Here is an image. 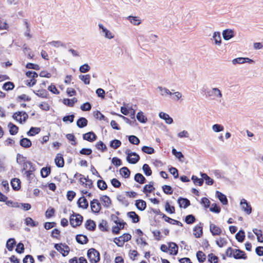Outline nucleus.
Instances as JSON below:
<instances>
[{
    "instance_id": "f257e3e1",
    "label": "nucleus",
    "mask_w": 263,
    "mask_h": 263,
    "mask_svg": "<svg viewBox=\"0 0 263 263\" xmlns=\"http://www.w3.org/2000/svg\"><path fill=\"white\" fill-rule=\"evenodd\" d=\"M87 257L91 263H98L100 259V253L94 248L88 250Z\"/></svg>"
},
{
    "instance_id": "f03ea898",
    "label": "nucleus",
    "mask_w": 263,
    "mask_h": 263,
    "mask_svg": "<svg viewBox=\"0 0 263 263\" xmlns=\"http://www.w3.org/2000/svg\"><path fill=\"white\" fill-rule=\"evenodd\" d=\"M127 155L126 160L131 164H136L140 160V156L135 152H132L129 149H126L125 152Z\"/></svg>"
},
{
    "instance_id": "7ed1b4c3",
    "label": "nucleus",
    "mask_w": 263,
    "mask_h": 263,
    "mask_svg": "<svg viewBox=\"0 0 263 263\" xmlns=\"http://www.w3.org/2000/svg\"><path fill=\"white\" fill-rule=\"evenodd\" d=\"M83 217L79 214H73L70 218V223L73 227H76L81 224Z\"/></svg>"
},
{
    "instance_id": "20e7f679",
    "label": "nucleus",
    "mask_w": 263,
    "mask_h": 263,
    "mask_svg": "<svg viewBox=\"0 0 263 263\" xmlns=\"http://www.w3.org/2000/svg\"><path fill=\"white\" fill-rule=\"evenodd\" d=\"M12 117L14 119L22 123V122H25L28 118V114L25 111H18L15 112Z\"/></svg>"
},
{
    "instance_id": "39448f33",
    "label": "nucleus",
    "mask_w": 263,
    "mask_h": 263,
    "mask_svg": "<svg viewBox=\"0 0 263 263\" xmlns=\"http://www.w3.org/2000/svg\"><path fill=\"white\" fill-rule=\"evenodd\" d=\"M54 248L57 251L60 252L63 256H66L69 253V247L67 245L62 243H56L54 245Z\"/></svg>"
},
{
    "instance_id": "423d86ee",
    "label": "nucleus",
    "mask_w": 263,
    "mask_h": 263,
    "mask_svg": "<svg viewBox=\"0 0 263 263\" xmlns=\"http://www.w3.org/2000/svg\"><path fill=\"white\" fill-rule=\"evenodd\" d=\"M90 208L93 213H98L101 209V205L98 199H93L90 202Z\"/></svg>"
},
{
    "instance_id": "0eeeda50",
    "label": "nucleus",
    "mask_w": 263,
    "mask_h": 263,
    "mask_svg": "<svg viewBox=\"0 0 263 263\" xmlns=\"http://www.w3.org/2000/svg\"><path fill=\"white\" fill-rule=\"evenodd\" d=\"M240 205L242 210L246 213L247 214H250L252 212V208L250 204L248 202V201L245 199H242L240 201Z\"/></svg>"
},
{
    "instance_id": "6e6552de",
    "label": "nucleus",
    "mask_w": 263,
    "mask_h": 263,
    "mask_svg": "<svg viewBox=\"0 0 263 263\" xmlns=\"http://www.w3.org/2000/svg\"><path fill=\"white\" fill-rule=\"evenodd\" d=\"M232 256L236 259H246L247 256L245 252L240 249H234Z\"/></svg>"
},
{
    "instance_id": "1a4fd4ad",
    "label": "nucleus",
    "mask_w": 263,
    "mask_h": 263,
    "mask_svg": "<svg viewBox=\"0 0 263 263\" xmlns=\"http://www.w3.org/2000/svg\"><path fill=\"white\" fill-rule=\"evenodd\" d=\"M99 28L102 30V32L104 34V36L108 39H111L114 37V35L106 28L102 24H99Z\"/></svg>"
},
{
    "instance_id": "9d476101",
    "label": "nucleus",
    "mask_w": 263,
    "mask_h": 263,
    "mask_svg": "<svg viewBox=\"0 0 263 263\" xmlns=\"http://www.w3.org/2000/svg\"><path fill=\"white\" fill-rule=\"evenodd\" d=\"M234 65L237 64H243L245 63H253V61L248 58H238L234 59L232 61Z\"/></svg>"
},
{
    "instance_id": "9b49d317",
    "label": "nucleus",
    "mask_w": 263,
    "mask_h": 263,
    "mask_svg": "<svg viewBox=\"0 0 263 263\" xmlns=\"http://www.w3.org/2000/svg\"><path fill=\"white\" fill-rule=\"evenodd\" d=\"M83 138L89 142H93L97 139V136L92 132H89L83 135Z\"/></svg>"
},
{
    "instance_id": "f8f14e48",
    "label": "nucleus",
    "mask_w": 263,
    "mask_h": 263,
    "mask_svg": "<svg viewBox=\"0 0 263 263\" xmlns=\"http://www.w3.org/2000/svg\"><path fill=\"white\" fill-rule=\"evenodd\" d=\"M208 93L209 96H214L217 98H221L222 97L221 91L217 88H213Z\"/></svg>"
},
{
    "instance_id": "ddd939ff",
    "label": "nucleus",
    "mask_w": 263,
    "mask_h": 263,
    "mask_svg": "<svg viewBox=\"0 0 263 263\" xmlns=\"http://www.w3.org/2000/svg\"><path fill=\"white\" fill-rule=\"evenodd\" d=\"M210 230L213 235H219L222 232V230L219 227L213 223L210 226Z\"/></svg>"
},
{
    "instance_id": "4468645a",
    "label": "nucleus",
    "mask_w": 263,
    "mask_h": 263,
    "mask_svg": "<svg viewBox=\"0 0 263 263\" xmlns=\"http://www.w3.org/2000/svg\"><path fill=\"white\" fill-rule=\"evenodd\" d=\"M178 203L180 208H186L190 205V201L187 198L179 197L178 199Z\"/></svg>"
},
{
    "instance_id": "2eb2a0df",
    "label": "nucleus",
    "mask_w": 263,
    "mask_h": 263,
    "mask_svg": "<svg viewBox=\"0 0 263 263\" xmlns=\"http://www.w3.org/2000/svg\"><path fill=\"white\" fill-rule=\"evenodd\" d=\"M56 165L59 167H62L64 165V161L63 156L61 154H58L54 159Z\"/></svg>"
},
{
    "instance_id": "dca6fc26",
    "label": "nucleus",
    "mask_w": 263,
    "mask_h": 263,
    "mask_svg": "<svg viewBox=\"0 0 263 263\" xmlns=\"http://www.w3.org/2000/svg\"><path fill=\"white\" fill-rule=\"evenodd\" d=\"M28 165H29V168L28 170H26L25 172V174L28 180L30 179L31 175L33 174V172L35 171V165L31 162H28Z\"/></svg>"
},
{
    "instance_id": "f3484780",
    "label": "nucleus",
    "mask_w": 263,
    "mask_h": 263,
    "mask_svg": "<svg viewBox=\"0 0 263 263\" xmlns=\"http://www.w3.org/2000/svg\"><path fill=\"white\" fill-rule=\"evenodd\" d=\"M100 201L102 202L103 205L106 208H108L110 207L111 204V200L110 198L106 196L103 195L100 197Z\"/></svg>"
},
{
    "instance_id": "a211bd4d",
    "label": "nucleus",
    "mask_w": 263,
    "mask_h": 263,
    "mask_svg": "<svg viewBox=\"0 0 263 263\" xmlns=\"http://www.w3.org/2000/svg\"><path fill=\"white\" fill-rule=\"evenodd\" d=\"M79 206L84 209H86L88 207V202L84 197H80L77 202Z\"/></svg>"
},
{
    "instance_id": "6ab92c4d",
    "label": "nucleus",
    "mask_w": 263,
    "mask_h": 263,
    "mask_svg": "<svg viewBox=\"0 0 263 263\" xmlns=\"http://www.w3.org/2000/svg\"><path fill=\"white\" fill-rule=\"evenodd\" d=\"M159 116L160 118L165 120L166 123L171 124L173 122V119L167 114L160 112L159 114Z\"/></svg>"
},
{
    "instance_id": "aec40b11",
    "label": "nucleus",
    "mask_w": 263,
    "mask_h": 263,
    "mask_svg": "<svg viewBox=\"0 0 263 263\" xmlns=\"http://www.w3.org/2000/svg\"><path fill=\"white\" fill-rule=\"evenodd\" d=\"M85 228L89 231H93L96 229L95 222L91 219L87 220L85 222Z\"/></svg>"
},
{
    "instance_id": "412c9836",
    "label": "nucleus",
    "mask_w": 263,
    "mask_h": 263,
    "mask_svg": "<svg viewBox=\"0 0 263 263\" xmlns=\"http://www.w3.org/2000/svg\"><path fill=\"white\" fill-rule=\"evenodd\" d=\"M77 241L81 245L86 244L88 241V239L86 235L81 234L77 235L76 237Z\"/></svg>"
},
{
    "instance_id": "4be33fe9",
    "label": "nucleus",
    "mask_w": 263,
    "mask_h": 263,
    "mask_svg": "<svg viewBox=\"0 0 263 263\" xmlns=\"http://www.w3.org/2000/svg\"><path fill=\"white\" fill-rule=\"evenodd\" d=\"M135 205L137 208L140 211H143L145 209L146 206V202L143 200L139 199L136 201Z\"/></svg>"
},
{
    "instance_id": "5701e85b",
    "label": "nucleus",
    "mask_w": 263,
    "mask_h": 263,
    "mask_svg": "<svg viewBox=\"0 0 263 263\" xmlns=\"http://www.w3.org/2000/svg\"><path fill=\"white\" fill-rule=\"evenodd\" d=\"M224 40H229L234 36V32L232 30L226 29L222 32Z\"/></svg>"
},
{
    "instance_id": "b1692460",
    "label": "nucleus",
    "mask_w": 263,
    "mask_h": 263,
    "mask_svg": "<svg viewBox=\"0 0 263 263\" xmlns=\"http://www.w3.org/2000/svg\"><path fill=\"white\" fill-rule=\"evenodd\" d=\"M20 145L24 148H29L31 146V141L28 138H24L20 141Z\"/></svg>"
},
{
    "instance_id": "393cba45",
    "label": "nucleus",
    "mask_w": 263,
    "mask_h": 263,
    "mask_svg": "<svg viewBox=\"0 0 263 263\" xmlns=\"http://www.w3.org/2000/svg\"><path fill=\"white\" fill-rule=\"evenodd\" d=\"M194 235L196 238H200L203 234L202 227L201 226H196L194 230Z\"/></svg>"
},
{
    "instance_id": "a878e982",
    "label": "nucleus",
    "mask_w": 263,
    "mask_h": 263,
    "mask_svg": "<svg viewBox=\"0 0 263 263\" xmlns=\"http://www.w3.org/2000/svg\"><path fill=\"white\" fill-rule=\"evenodd\" d=\"M216 194L220 201L223 205H226L228 204V199L226 195L219 191H216Z\"/></svg>"
},
{
    "instance_id": "bb28decb",
    "label": "nucleus",
    "mask_w": 263,
    "mask_h": 263,
    "mask_svg": "<svg viewBox=\"0 0 263 263\" xmlns=\"http://www.w3.org/2000/svg\"><path fill=\"white\" fill-rule=\"evenodd\" d=\"M88 123L87 120L84 117L80 118L77 121V125L79 128H83L87 126Z\"/></svg>"
},
{
    "instance_id": "cd10ccee",
    "label": "nucleus",
    "mask_w": 263,
    "mask_h": 263,
    "mask_svg": "<svg viewBox=\"0 0 263 263\" xmlns=\"http://www.w3.org/2000/svg\"><path fill=\"white\" fill-rule=\"evenodd\" d=\"M21 181L19 179L14 178L11 181V184L13 190L15 191L18 190L20 187Z\"/></svg>"
},
{
    "instance_id": "c85d7f7f",
    "label": "nucleus",
    "mask_w": 263,
    "mask_h": 263,
    "mask_svg": "<svg viewBox=\"0 0 263 263\" xmlns=\"http://www.w3.org/2000/svg\"><path fill=\"white\" fill-rule=\"evenodd\" d=\"M178 247L174 242H170L169 244L168 250L170 251V254L176 255L178 253Z\"/></svg>"
},
{
    "instance_id": "c756f323",
    "label": "nucleus",
    "mask_w": 263,
    "mask_h": 263,
    "mask_svg": "<svg viewBox=\"0 0 263 263\" xmlns=\"http://www.w3.org/2000/svg\"><path fill=\"white\" fill-rule=\"evenodd\" d=\"M127 215L132 219L134 223H137L139 221V216L135 212H128Z\"/></svg>"
},
{
    "instance_id": "7c9ffc66",
    "label": "nucleus",
    "mask_w": 263,
    "mask_h": 263,
    "mask_svg": "<svg viewBox=\"0 0 263 263\" xmlns=\"http://www.w3.org/2000/svg\"><path fill=\"white\" fill-rule=\"evenodd\" d=\"M8 126L9 128V132L11 135H15L17 133L18 128L17 126L10 122L8 124Z\"/></svg>"
},
{
    "instance_id": "2f4dec72",
    "label": "nucleus",
    "mask_w": 263,
    "mask_h": 263,
    "mask_svg": "<svg viewBox=\"0 0 263 263\" xmlns=\"http://www.w3.org/2000/svg\"><path fill=\"white\" fill-rule=\"evenodd\" d=\"M16 241L14 238H9L6 243V248L9 251L13 250L14 246L15 245Z\"/></svg>"
},
{
    "instance_id": "473e14b6",
    "label": "nucleus",
    "mask_w": 263,
    "mask_h": 263,
    "mask_svg": "<svg viewBox=\"0 0 263 263\" xmlns=\"http://www.w3.org/2000/svg\"><path fill=\"white\" fill-rule=\"evenodd\" d=\"M134 179L136 182L140 184L144 183L146 180L145 178L140 173H137L135 175Z\"/></svg>"
},
{
    "instance_id": "72a5a7b5",
    "label": "nucleus",
    "mask_w": 263,
    "mask_h": 263,
    "mask_svg": "<svg viewBox=\"0 0 263 263\" xmlns=\"http://www.w3.org/2000/svg\"><path fill=\"white\" fill-rule=\"evenodd\" d=\"M77 99L76 98H73L71 99H64L63 100V103L68 106L73 107L74 103H76L77 102Z\"/></svg>"
},
{
    "instance_id": "f704fd0d",
    "label": "nucleus",
    "mask_w": 263,
    "mask_h": 263,
    "mask_svg": "<svg viewBox=\"0 0 263 263\" xmlns=\"http://www.w3.org/2000/svg\"><path fill=\"white\" fill-rule=\"evenodd\" d=\"M213 39L215 41V44L218 46L220 45L221 43V36L219 32H215L213 35Z\"/></svg>"
},
{
    "instance_id": "c9c22d12",
    "label": "nucleus",
    "mask_w": 263,
    "mask_h": 263,
    "mask_svg": "<svg viewBox=\"0 0 263 263\" xmlns=\"http://www.w3.org/2000/svg\"><path fill=\"white\" fill-rule=\"evenodd\" d=\"M236 239L237 240L238 242H242L243 241L245 235V232L243 230H239L238 233H236L235 235Z\"/></svg>"
},
{
    "instance_id": "e433bc0d",
    "label": "nucleus",
    "mask_w": 263,
    "mask_h": 263,
    "mask_svg": "<svg viewBox=\"0 0 263 263\" xmlns=\"http://www.w3.org/2000/svg\"><path fill=\"white\" fill-rule=\"evenodd\" d=\"M25 224L31 227H35L38 226V222L34 221L31 217H27L25 219Z\"/></svg>"
},
{
    "instance_id": "4c0bfd02",
    "label": "nucleus",
    "mask_w": 263,
    "mask_h": 263,
    "mask_svg": "<svg viewBox=\"0 0 263 263\" xmlns=\"http://www.w3.org/2000/svg\"><path fill=\"white\" fill-rule=\"evenodd\" d=\"M120 174L125 178H127L130 175V171L126 167H123L120 170Z\"/></svg>"
},
{
    "instance_id": "58836bf2",
    "label": "nucleus",
    "mask_w": 263,
    "mask_h": 263,
    "mask_svg": "<svg viewBox=\"0 0 263 263\" xmlns=\"http://www.w3.org/2000/svg\"><path fill=\"white\" fill-rule=\"evenodd\" d=\"M153 182L151 181L148 184L145 185L143 187V192L144 193H151L155 190V188L153 187Z\"/></svg>"
},
{
    "instance_id": "ea45409f",
    "label": "nucleus",
    "mask_w": 263,
    "mask_h": 263,
    "mask_svg": "<svg viewBox=\"0 0 263 263\" xmlns=\"http://www.w3.org/2000/svg\"><path fill=\"white\" fill-rule=\"evenodd\" d=\"M253 231L254 233L256 235L258 241L260 242H263L262 231L260 230L257 229H253Z\"/></svg>"
},
{
    "instance_id": "a19ab883",
    "label": "nucleus",
    "mask_w": 263,
    "mask_h": 263,
    "mask_svg": "<svg viewBox=\"0 0 263 263\" xmlns=\"http://www.w3.org/2000/svg\"><path fill=\"white\" fill-rule=\"evenodd\" d=\"M51 172L50 167H43L41 170V175L43 178L47 177Z\"/></svg>"
},
{
    "instance_id": "79ce46f5",
    "label": "nucleus",
    "mask_w": 263,
    "mask_h": 263,
    "mask_svg": "<svg viewBox=\"0 0 263 263\" xmlns=\"http://www.w3.org/2000/svg\"><path fill=\"white\" fill-rule=\"evenodd\" d=\"M34 93L39 97L42 98H47L48 96V91L45 89H41L38 90L36 92L33 91Z\"/></svg>"
},
{
    "instance_id": "37998d69",
    "label": "nucleus",
    "mask_w": 263,
    "mask_h": 263,
    "mask_svg": "<svg viewBox=\"0 0 263 263\" xmlns=\"http://www.w3.org/2000/svg\"><path fill=\"white\" fill-rule=\"evenodd\" d=\"M172 154L177 158L181 162H183V160L182 159L184 158V156L181 152H177L175 148L172 149Z\"/></svg>"
},
{
    "instance_id": "c03bdc74",
    "label": "nucleus",
    "mask_w": 263,
    "mask_h": 263,
    "mask_svg": "<svg viewBox=\"0 0 263 263\" xmlns=\"http://www.w3.org/2000/svg\"><path fill=\"white\" fill-rule=\"evenodd\" d=\"M41 130L40 128L39 127H32L30 128V130L27 133V135L28 136H33L35 134H38Z\"/></svg>"
},
{
    "instance_id": "a18cd8bd",
    "label": "nucleus",
    "mask_w": 263,
    "mask_h": 263,
    "mask_svg": "<svg viewBox=\"0 0 263 263\" xmlns=\"http://www.w3.org/2000/svg\"><path fill=\"white\" fill-rule=\"evenodd\" d=\"M201 176L203 178V180H205V183L208 185H212L214 182V180L209 177L207 174L205 173H201Z\"/></svg>"
},
{
    "instance_id": "49530a36",
    "label": "nucleus",
    "mask_w": 263,
    "mask_h": 263,
    "mask_svg": "<svg viewBox=\"0 0 263 263\" xmlns=\"http://www.w3.org/2000/svg\"><path fill=\"white\" fill-rule=\"evenodd\" d=\"M48 44L55 47H63L66 48L65 44L60 41H53L49 42Z\"/></svg>"
},
{
    "instance_id": "de8ad7c7",
    "label": "nucleus",
    "mask_w": 263,
    "mask_h": 263,
    "mask_svg": "<svg viewBox=\"0 0 263 263\" xmlns=\"http://www.w3.org/2000/svg\"><path fill=\"white\" fill-rule=\"evenodd\" d=\"M96 147L97 149L100 150L102 152H104L107 149L106 145L101 141H100L96 143Z\"/></svg>"
},
{
    "instance_id": "09e8293b",
    "label": "nucleus",
    "mask_w": 263,
    "mask_h": 263,
    "mask_svg": "<svg viewBox=\"0 0 263 263\" xmlns=\"http://www.w3.org/2000/svg\"><path fill=\"white\" fill-rule=\"evenodd\" d=\"M196 256L198 261L200 262H203L206 259L205 255L200 251L197 252Z\"/></svg>"
},
{
    "instance_id": "8fccbe9b",
    "label": "nucleus",
    "mask_w": 263,
    "mask_h": 263,
    "mask_svg": "<svg viewBox=\"0 0 263 263\" xmlns=\"http://www.w3.org/2000/svg\"><path fill=\"white\" fill-rule=\"evenodd\" d=\"M136 118L141 123H145L147 121V118L145 117L142 111H140L137 113Z\"/></svg>"
},
{
    "instance_id": "3c124183",
    "label": "nucleus",
    "mask_w": 263,
    "mask_h": 263,
    "mask_svg": "<svg viewBox=\"0 0 263 263\" xmlns=\"http://www.w3.org/2000/svg\"><path fill=\"white\" fill-rule=\"evenodd\" d=\"M142 170L144 172V174L147 176H149L152 174V172L150 167L147 164H143L142 166Z\"/></svg>"
},
{
    "instance_id": "603ef678",
    "label": "nucleus",
    "mask_w": 263,
    "mask_h": 263,
    "mask_svg": "<svg viewBox=\"0 0 263 263\" xmlns=\"http://www.w3.org/2000/svg\"><path fill=\"white\" fill-rule=\"evenodd\" d=\"M121 145V142L117 139H115L110 141V146L114 149H117Z\"/></svg>"
},
{
    "instance_id": "864d4df0",
    "label": "nucleus",
    "mask_w": 263,
    "mask_h": 263,
    "mask_svg": "<svg viewBox=\"0 0 263 263\" xmlns=\"http://www.w3.org/2000/svg\"><path fill=\"white\" fill-rule=\"evenodd\" d=\"M99 228L103 232L107 231V223L105 220H102L98 225Z\"/></svg>"
},
{
    "instance_id": "5fc2aeb1",
    "label": "nucleus",
    "mask_w": 263,
    "mask_h": 263,
    "mask_svg": "<svg viewBox=\"0 0 263 263\" xmlns=\"http://www.w3.org/2000/svg\"><path fill=\"white\" fill-rule=\"evenodd\" d=\"M128 140L130 143L135 145H138L140 143L139 138L134 135L128 136Z\"/></svg>"
},
{
    "instance_id": "6e6d98bb",
    "label": "nucleus",
    "mask_w": 263,
    "mask_h": 263,
    "mask_svg": "<svg viewBox=\"0 0 263 263\" xmlns=\"http://www.w3.org/2000/svg\"><path fill=\"white\" fill-rule=\"evenodd\" d=\"M14 87V84L11 82H7L4 84L3 88L6 90H12Z\"/></svg>"
},
{
    "instance_id": "4d7b16f0",
    "label": "nucleus",
    "mask_w": 263,
    "mask_h": 263,
    "mask_svg": "<svg viewBox=\"0 0 263 263\" xmlns=\"http://www.w3.org/2000/svg\"><path fill=\"white\" fill-rule=\"evenodd\" d=\"M97 186L99 189L102 191L106 190L107 187L106 182L102 180H98Z\"/></svg>"
},
{
    "instance_id": "13d9d810",
    "label": "nucleus",
    "mask_w": 263,
    "mask_h": 263,
    "mask_svg": "<svg viewBox=\"0 0 263 263\" xmlns=\"http://www.w3.org/2000/svg\"><path fill=\"white\" fill-rule=\"evenodd\" d=\"M216 243L219 247H223L227 243V241L224 238L220 237L216 240Z\"/></svg>"
},
{
    "instance_id": "bf43d9fd",
    "label": "nucleus",
    "mask_w": 263,
    "mask_h": 263,
    "mask_svg": "<svg viewBox=\"0 0 263 263\" xmlns=\"http://www.w3.org/2000/svg\"><path fill=\"white\" fill-rule=\"evenodd\" d=\"M79 78L85 84H89L90 83V76L89 74L80 75Z\"/></svg>"
},
{
    "instance_id": "052dcab7",
    "label": "nucleus",
    "mask_w": 263,
    "mask_h": 263,
    "mask_svg": "<svg viewBox=\"0 0 263 263\" xmlns=\"http://www.w3.org/2000/svg\"><path fill=\"white\" fill-rule=\"evenodd\" d=\"M26 158L24 157L22 155L20 154H17L16 156V162L19 164H24V163H25L27 161H26Z\"/></svg>"
},
{
    "instance_id": "680f3d73",
    "label": "nucleus",
    "mask_w": 263,
    "mask_h": 263,
    "mask_svg": "<svg viewBox=\"0 0 263 263\" xmlns=\"http://www.w3.org/2000/svg\"><path fill=\"white\" fill-rule=\"evenodd\" d=\"M185 221L187 224H192L195 221V217L192 214L188 215L185 217Z\"/></svg>"
},
{
    "instance_id": "e2e57ef3",
    "label": "nucleus",
    "mask_w": 263,
    "mask_h": 263,
    "mask_svg": "<svg viewBox=\"0 0 263 263\" xmlns=\"http://www.w3.org/2000/svg\"><path fill=\"white\" fill-rule=\"evenodd\" d=\"M142 151L145 153L147 154H152L154 153L155 150L152 147H149L147 146H144L142 147Z\"/></svg>"
},
{
    "instance_id": "0e129e2a",
    "label": "nucleus",
    "mask_w": 263,
    "mask_h": 263,
    "mask_svg": "<svg viewBox=\"0 0 263 263\" xmlns=\"http://www.w3.org/2000/svg\"><path fill=\"white\" fill-rule=\"evenodd\" d=\"M80 108L82 111H89L91 109V105L89 102H86L82 104Z\"/></svg>"
},
{
    "instance_id": "69168bd1",
    "label": "nucleus",
    "mask_w": 263,
    "mask_h": 263,
    "mask_svg": "<svg viewBox=\"0 0 263 263\" xmlns=\"http://www.w3.org/2000/svg\"><path fill=\"white\" fill-rule=\"evenodd\" d=\"M192 180H193V182L195 184H197L199 186H201L203 184V178L199 179L196 176L193 175L192 177Z\"/></svg>"
},
{
    "instance_id": "338daca9",
    "label": "nucleus",
    "mask_w": 263,
    "mask_h": 263,
    "mask_svg": "<svg viewBox=\"0 0 263 263\" xmlns=\"http://www.w3.org/2000/svg\"><path fill=\"white\" fill-rule=\"evenodd\" d=\"M163 192L167 195H171L173 194V190L172 187L170 185H164L162 186Z\"/></svg>"
},
{
    "instance_id": "774afa93",
    "label": "nucleus",
    "mask_w": 263,
    "mask_h": 263,
    "mask_svg": "<svg viewBox=\"0 0 263 263\" xmlns=\"http://www.w3.org/2000/svg\"><path fill=\"white\" fill-rule=\"evenodd\" d=\"M127 19L130 21L131 23L135 25H138L140 23V20H138L137 17L129 16Z\"/></svg>"
}]
</instances>
